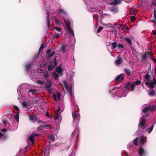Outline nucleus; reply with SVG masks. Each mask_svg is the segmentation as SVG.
I'll return each instance as SVG.
<instances>
[{"label":"nucleus","instance_id":"1","mask_svg":"<svg viewBox=\"0 0 156 156\" xmlns=\"http://www.w3.org/2000/svg\"><path fill=\"white\" fill-rule=\"evenodd\" d=\"M146 140V137L143 136H141L139 137L136 138L133 140V143L134 145L137 146L138 145L137 143L138 141L140 142V143L142 144H144Z\"/></svg>","mask_w":156,"mask_h":156},{"label":"nucleus","instance_id":"2","mask_svg":"<svg viewBox=\"0 0 156 156\" xmlns=\"http://www.w3.org/2000/svg\"><path fill=\"white\" fill-rule=\"evenodd\" d=\"M52 83L50 80H48L46 81L45 85L44 87L45 89H48V91L49 93H51V89H50L51 87Z\"/></svg>","mask_w":156,"mask_h":156},{"label":"nucleus","instance_id":"3","mask_svg":"<svg viewBox=\"0 0 156 156\" xmlns=\"http://www.w3.org/2000/svg\"><path fill=\"white\" fill-rule=\"evenodd\" d=\"M154 110H156V105L152 107H151V106H149L143 110L142 112L143 113H146L149 111H150L151 112H153Z\"/></svg>","mask_w":156,"mask_h":156},{"label":"nucleus","instance_id":"4","mask_svg":"<svg viewBox=\"0 0 156 156\" xmlns=\"http://www.w3.org/2000/svg\"><path fill=\"white\" fill-rule=\"evenodd\" d=\"M145 120L144 117H142L140 119V122L139 124V126L140 127V126H141V128L143 129H144L145 128Z\"/></svg>","mask_w":156,"mask_h":156},{"label":"nucleus","instance_id":"5","mask_svg":"<svg viewBox=\"0 0 156 156\" xmlns=\"http://www.w3.org/2000/svg\"><path fill=\"white\" fill-rule=\"evenodd\" d=\"M72 116L73 118L74 119V121L76 120L77 121L78 120L79 121V119H80V115L79 114L76 112H73L72 113Z\"/></svg>","mask_w":156,"mask_h":156},{"label":"nucleus","instance_id":"6","mask_svg":"<svg viewBox=\"0 0 156 156\" xmlns=\"http://www.w3.org/2000/svg\"><path fill=\"white\" fill-rule=\"evenodd\" d=\"M124 75L123 74H119L115 79L116 81H121L124 79Z\"/></svg>","mask_w":156,"mask_h":156},{"label":"nucleus","instance_id":"7","mask_svg":"<svg viewBox=\"0 0 156 156\" xmlns=\"http://www.w3.org/2000/svg\"><path fill=\"white\" fill-rule=\"evenodd\" d=\"M122 1L123 0H114L112 2L110 3V5L114 6L119 5L121 3Z\"/></svg>","mask_w":156,"mask_h":156},{"label":"nucleus","instance_id":"8","mask_svg":"<svg viewBox=\"0 0 156 156\" xmlns=\"http://www.w3.org/2000/svg\"><path fill=\"white\" fill-rule=\"evenodd\" d=\"M148 51H145L142 57L141 61L144 62L146 61L148 58Z\"/></svg>","mask_w":156,"mask_h":156},{"label":"nucleus","instance_id":"9","mask_svg":"<svg viewBox=\"0 0 156 156\" xmlns=\"http://www.w3.org/2000/svg\"><path fill=\"white\" fill-rule=\"evenodd\" d=\"M110 11L115 14L119 12V9L117 6H113L110 9Z\"/></svg>","mask_w":156,"mask_h":156},{"label":"nucleus","instance_id":"10","mask_svg":"<svg viewBox=\"0 0 156 156\" xmlns=\"http://www.w3.org/2000/svg\"><path fill=\"white\" fill-rule=\"evenodd\" d=\"M47 14V16H46V18H47V24L48 26V28H49L50 27V21L49 20V18H50V14H49V12L48 11H47L46 12Z\"/></svg>","mask_w":156,"mask_h":156},{"label":"nucleus","instance_id":"11","mask_svg":"<svg viewBox=\"0 0 156 156\" xmlns=\"http://www.w3.org/2000/svg\"><path fill=\"white\" fill-rule=\"evenodd\" d=\"M33 65V62L28 63L25 66V69L26 71L28 72L31 66Z\"/></svg>","mask_w":156,"mask_h":156},{"label":"nucleus","instance_id":"12","mask_svg":"<svg viewBox=\"0 0 156 156\" xmlns=\"http://www.w3.org/2000/svg\"><path fill=\"white\" fill-rule=\"evenodd\" d=\"M43 74V76L44 78L46 80H48V77H49V73L47 71H46L45 72H44Z\"/></svg>","mask_w":156,"mask_h":156},{"label":"nucleus","instance_id":"13","mask_svg":"<svg viewBox=\"0 0 156 156\" xmlns=\"http://www.w3.org/2000/svg\"><path fill=\"white\" fill-rule=\"evenodd\" d=\"M145 152L144 149L142 147H140L138 152V154L140 156H142L143 154Z\"/></svg>","mask_w":156,"mask_h":156},{"label":"nucleus","instance_id":"14","mask_svg":"<svg viewBox=\"0 0 156 156\" xmlns=\"http://www.w3.org/2000/svg\"><path fill=\"white\" fill-rule=\"evenodd\" d=\"M122 58L120 57H119L115 62V63L116 65H119L122 63Z\"/></svg>","mask_w":156,"mask_h":156},{"label":"nucleus","instance_id":"15","mask_svg":"<svg viewBox=\"0 0 156 156\" xmlns=\"http://www.w3.org/2000/svg\"><path fill=\"white\" fill-rule=\"evenodd\" d=\"M67 46L64 43H63L62 44V47L61 48V51L62 52H64L66 51V48L67 47Z\"/></svg>","mask_w":156,"mask_h":156},{"label":"nucleus","instance_id":"16","mask_svg":"<svg viewBox=\"0 0 156 156\" xmlns=\"http://www.w3.org/2000/svg\"><path fill=\"white\" fill-rule=\"evenodd\" d=\"M60 110V108H58L56 114H55V115H56V116L54 118V120H56L57 119H58L59 117H60V115L59 113V112Z\"/></svg>","mask_w":156,"mask_h":156},{"label":"nucleus","instance_id":"17","mask_svg":"<svg viewBox=\"0 0 156 156\" xmlns=\"http://www.w3.org/2000/svg\"><path fill=\"white\" fill-rule=\"evenodd\" d=\"M50 63H51V65H49L48 66V69L49 72H50L55 67H54V66L52 65V62L50 61Z\"/></svg>","mask_w":156,"mask_h":156},{"label":"nucleus","instance_id":"18","mask_svg":"<svg viewBox=\"0 0 156 156\" xmlns=\"http://www.w3.org/2000/svg\"><path fill=\"white\" fill-rule=\"evenodd\" d=\"M67 28H69L70 27V22L69 20L64 19Z\"/></svg>","mask_w":156,"mask_h":156},{"label":"nucleus","instance_id":"19","mask_svg":"<svg viewBox=\"0 0 156 156\" xmlns=\"http://www.w3.org/2000/svg\"><path fill=\"white\" fill-rule=\"evenodd\" d=\"M125 73H126L128 76H129L131 75V71L130 70L127 68H125L124 69Z\"/></svg>","mask_w":156,"mask_h":156},{"label":"nucleus","instance_id":"20","mask_svg":"<svg viewBox=\"0 0 156 156\" xmlns=\"http://www.w3.org/2000/svg\"><path fill=\"white\" fill-rule=\"evenodd\" d=\"M56 72L58 74L62 72V69L60 66H58L56 68Z\"/></svg>","mask_w":156,"mask_h":156},{"label":"nucleus","instance_id":"21","mask_svg":"<svg viewBox=\"0 0 156 156\" xmlns=\"http://www.w3.org/2000/svg\"><path fill=\"white\" fill-rule=\"evenodd\" d=\"M48 139H49L50 140L51 142H53L55 141V138L54 136L51 135L48 136Z\"/></svg>","mask_w":156,"mask_h":156},{"label":"nucleus","instance_id":"22","mask_svg":"<svg viewBox=\"0 0 156 156\" xmlns=\"http://www.w3.org/2000/svg\"><path fill=\"white\" fill-rule=\"evenodd\" d=\"M36 115H31L30 114L29 115V118L30 120L34 121Z\"/></svg>","mask_w":156,"mask_h":156},{"label":"nucleus","instance_id":"23","mask_svg":"<svg viewBox=\"0 0 156 156\" xmlns=\"http://www.w3.org/2000/svg\"><path fill=\"white\" fill-rule=\"evenodd\" d=\"M156 123V122H154V124L152 125H151V126L150 127H149V128H148V133H151V132H152V130H153V127H154V124Z\"/></svg>","mask_w":156,"mask_h":156},{"label":"nucleus","instance_id":"24","mask_svg":"<svg viewBox=\"0 0 156 156\" xmlns=\"http://www.w3.org/2000/svg\"><path fill=\"white\" fill-rule=\"evenodd\" d=\"M34 121L35 122H37L38 123H40L41 122V121L37 116L36 115Z\"/></svg>","mask_w":156,"mask_h":156},{"label":"nucleus","instance_id":"25","mask_svg":"<svg viewBox=\"0 0 156 156\" xmlns=\"http://www.w3.org/2000/svg\"><path fill=\"white\" fill-rule=\"evenodd\" d=\"M29 139L30 141L34 144V139L33 135L32 134L29 137Z\"/></svg>","mask_w":156,"mask_h":156},{"label":"nucleus","instance_id":"26","mask_svg":"<svg viewBox=\"0 0 156 156\" xmlns=\"http://www.w3.org/2000/svg\"><path fill=\"white\" fill-rule=\"evenodd\" d=\"M150 75L148 73L146 74L144 77V78L147 81H149L150 80Z\"/></svg>","mask_w":156,"mask_h":156},{"label":"nucleus","instance_id":"27","mask_svg":"<svg viewBox=\"0 0 156 156\" xmlns=\"http://www.w3.org/2000/svg\"><path fill=\"white\" fill-rule=\"evenodd\" d=\"M53 75L54 79L55 80L58 79V77H59V76H58V75L57 73H53Z\"/></svg>","mask_w":156,"mask_h":156},{"label":"nucleus","instance_id":"28","mask_svg":"<svg viewBox=\"0 0 156 156\" xmlns=\"http://www.w3.org/2000/svg\"><path fill=\"white\" fill-rule=\"evenodd\" d=\"M45 83L44 81H41L40 80H38L37 81V83L38 84H41V85H43Z\"/></svg>","mask_w":156,"mask_h":156},{"label":"nucleus","instance_id":"29","mask_svg":"<svg viewBox=\"0 0 156 156\" xmlns=\"http://www.w3.org/2000/svg\"><path fill=\"white\" fill-rule=\"evenodd\" d=\"M62 13L65 14H66V12L63 9H59L58 12V14H59Z\"/></svg>","mask_w":156,"mask_h":156},{"label":"nucleus","instance_id":"30","mask_svg":"<svg viewBox=\"0 0 156 156\" xmlns=\"http://www.w3.org/2000/svg\"><path fill=\"white\" fill-rule=\"evenodd\" d=\"M125 40L130 45H131L132 44L131 40L130 39L126 37L125 38Z\"/></svg>","mask_w":156,"mask_h":156},{"label":"nucleus","instance_id":"31","mask_svg":"<svg viewBox=\"0 0 156 156\" xmlns=\"http://www.w3.org/2000/svg\"><path fill=\"white\" fill-rule=\"evenodd\" d=\"M68 30V32L70 33L71 34H73L74 32L73 30H72L71 28V27H69V28H67Z\"/></svg>","mask_w":156,"mask_h":156},{"label":"nucleus","instance_id":"32","mask_svg":"<svg viewBox=\"0 0 156 156\" xmlns=\"http://www.w3.org/2000/svg\"><path fill=\"white\" fill-rule=\"evenodd\" d=\"M63 85L66 90H68L69 87L68 84L66 82L63 83Z\"/></svg>","mask_w":156,"mask_h":156},{"label":"nucleus","instance_id":"33","mask_svg":"<svg viewBox=\"0 0 156 156\" xmlns=\"http://www.w3.org/2000/svg\"><path fill=\"white\" fill-rule=\"evenodd\" d=\"M54 19L56 24H59L61 23L60 21L57 19V18L55 17Z\"/></svg>","mask_w":156,"mask_h":156},{"label":"nucleus","instance_id":"34","mask_svg":"<svg viewBox=\"0 0 156 156\" xmlns=\"http://www.w3.org/2000/svg\"><path fill=\"white\" fill-rule=\"evenodd\" d=\"M149 94L150 96H153L155 94V92L154 90L151 91H150Z\"/></svg>","mask_w":156,"mask_h":156},{"label":"nucleus","instance_id":"35","mask_svg":"<svg viewBox=\"0 0 156 156\" xmlns=\"http://www.w3.org/2000/svg\"><path fill=\"white\" fill-rule=\"evenodd\" d=\"M112 48L113 49H115L117 46V42H114L112 43Z\"/></svg>","mask_w":156,"mask_h":156},{"label":"nucleus","instance_id":"36","mask_svg":"<svg viewBox=\"0 0 156 156\" xmlns=\"http://www.w3.org/2000/svg\"><path fill=\"white\" fill-rule=\"evenodd\" d=\"M69 92V95L71 96L72 95V89L71 87H69L68 89Z\"/></svg>","mask_w":156,"mask_h":156},{"label":"nucleus","instance_id":"37","mask_svg":"<svg viewBox=\"0 0 156 156\" xmlns=\"http://www.w3.org/2000/svg\"><path fill=\"white\" fill-rule=\"evenodd\" d=\"M135 84L133 82L132 83L131 86V88L132 90H134L135 87Z\"/></svg>","mask_w":156,"mask_h":156},{"label":"nucleus","instance_id":"38","mask_svg":"<svg viewBox=\"0 0 156 156\" xmlns=\"http://www.w3.org/2000/svg\"><path fill=\"white\" fill-rule=\"evenodd\" d=\"M14 119L17 122L19 121V115L18 114H16L14 116Z\"/></svg>","mask_w":156,"mask_h":156},{"label":"nucleus","instance_id":"39","mask_svg":"<svg viewBox=\"0 0 156 156\" xmlns=\"http://www.w3.org/2000/svg\"><path fill=\"white\" fill-rule=\"evenodd\" d=\"M103 29V27H101V26L99 27L97 31V33H100Z\"/></svg>","mask_w":156,"mask_h":156},{"label":"nucleus","instance_id":"40","mask_svg":"<svg viewBox=\"0 0 156 156\" xmlns=\"http://www.w3.org/2000/svg\"><path fill=\"white\" fill-rule=\"evenodd\" d=\"M148 55H149L151 59V58H154L153 54L150 51H148Z\"/></svg>","mask_w":156,"mask_h":156},{"label":"nucleus","instance_id":"41","mask_svg":"<svg viewBox=\"0 0 156 156\" xmlns=\"http://www.w3.org/2000/svg\"><path fill=\"white\" fill-rule=\"evenodd\" d=\"M39 52L40 51H39V52L37 53L35 55L34 58V59H37L39 57V55H40Z\"/></svg>","mask_w":156,"mask_h":156},{"label":"nucleus","instance_id":"42","mask_svg":"<svg viewBox=\"0 0 156 156\" xmlns=\"http://www.w3.org/2000/svg\"><path fill=\"white\" fill-rule=\"evenodd\" d=\"M46 47L45 44H42L41 45L40 49L39 50V51H40L42 49L44 48H45Z\"/></svg>","mask_w":156,"mask_h":156},{"label":"nucleus","instance_id":"43","mask_svg":"<svg viewBox=\"0 0 156 156\" xmlns=\"http://www.w3.org/2000/svg\"><path fill=\"white\" fill-rule=\"evenodd\" d=\"M135 84L136 85H140L141 83V81L140 80H137L136 81H135Z\"/></svg>","mask_w":156,"mask_h":156},{"label":"nucleus","instance_id":"44","mask_svg":"<svg viewBox=\"0 0 156 156\" xmlns=\"http://www.w3.org/2000/svg\"><path fill=\"white\" fill-rule=\"evenodd\" d=\"M149 86L152 89H153L154 87V85L153 83V82L150 83Z\"/></svg>","mask_w":156,"mask_h":156},{"label":"nucleus","instance_id":"45","mask_svg":"<svg viewBox=\"0 0 156 156\" xmlns=\"http://www.w3.org/2000/svg\"><path fill=\"white\" fill-rule=\"evenodd\" d=\"M130 19L131 21H134L136 20V17L134 16H132L131 17Z\"/></svg>","mask_w":156,"mask_h":156},{"label":"nucleus","instance_id":"46","mask_svg":"<svg viewBox=\"0 0 156 156\" xmlns=\"http://www.w3.org/2000/svg\"><path fill=\"white\" fill-rule=\"evenodd\" d=\"M117 46L119 48H122L124 47L123 45L121 44H118Z\"/></svg>","mask_w":156,"mask_h":156},{"label":"nucleus","instance_id":"47","mask_svg":"<svg viewBox=\"0 0 156 156\" xmlns=\"http://www.w3.org/2000/svg\"><path fill=\"white\" fill-rule=\"evenodd\" d=\"M29 91L30 92H31L33 94H34L36 92V90L34 89H30L29 90Z\"/></svg>","mask_w":156,"mask_h":156},{"label":"nucleus","instance_id":"48","mask_svg":"<svg viewBox=\"0 0 156 156\" xmlns=\"http://www.w3.org/2000/svg\"><path fill=\"white\" fill-rule=\"evenodd\" d=\"M55 51H54L51 54H49L48 55V58H50L51 57H52V56H53V55H54V54H55Z\"/></svg>","mask_w":156,"mask_h":156},{"label":"nucleus","instance_id":"49","mask_svg":"<svg viewBox=\"0 0 156 156\" xmlns=\"http://www.w3.org/2000/svg\"><path fill=\"white\" fill-rule=\"evenodd\" d=\"M130 82H128L127 83H126L125 88L126 89L130 85Z\"/></svg>","mask_w":156,"mask_h":156},{"label":"nucleus","instance_id":"50","mask_svg":"<svg viewBox=\"0 0 156 156\" xmlns=\"http://www.w3.org/2000/svg\"><path fill=\"white\" fill-rule=\"evenodd\" d=\"M57 94L58 96V98L59 100H60L61 97V93L59 92H57Z\"/></svg>","mask_w":156,"mask_h":156},{"label":"nucleus","instance_id":"51","mask_svg":"<svg viewBox=\"0 0 156 156\" xmlns=\"http://www.w3.org/2000/svg\"><path fill=\"white\" fill-rule=\"evenodd\" d=\"M23 105L24 107H26L27 106V103L25 101L23 102Z\"/></svg>","mask_w":156,"mask_h":156},{"label":"nucleus","instance_id":"52","mask_svg":"<svg viewBox=\"0 0 156 156\" xmlns=\"http://www.w3.org/2000/svg\"><path fill=\"white\" fill-rule=\"evenodd\" d=\"M152 5L154 6H156V0H153Z\"/></svg>","mask_w":156,"mask_h":156},{"label":"nucleus","instance_id":"53","mask_svg":"<svg viewBox=\"0 0 156 156\" xmlns=\"http://www.w3.org/2000/svg\"><path fill=\"white\" fill-rule=\"evenodd\" d=\"M47 63H45L42 64H41L40 65V67H46L47 65Z\"/></svg>","mask_w":156,"mask_h":156},{"label":"nucleus","instance_id":"54","mask_svg":"<svg viewBox=\"0 0 156 156\" xmlns=\"http://www.w3.org/2000/svg\"><path fill=\"white\" fill-rule=\"evenodd\" d=\"M55 29L58 31H59L61 30V29L60 27H55Z\"/></svg>","mask_w":156,"mask_h":156},{"label":"nucleus","instance_id":"55","mask_svg":"<svg viewBox=\"0 0 156 156\" xmlns=\"http://www.w3.org/2000/svg\"><path fill=\"white\" fill-rule=\"evenodd\" d=\"M32 135H33V136H38L40 135V134L38 133H33V134H32Z\"/></svg>","mask_w":156,"mask_h":156},{"label":"nucleus","instance_id":"56","mask_svg":"<svg viewBox=\"0 0 156 156\" xmlns=\"http://www.w3.org/2000/svg\"><path fill=\"white\" fill-rule=\"evenodd\" d=\"M152 32L154 35L156 36V30H153L152 31Z\"/></svg>","mask_w":156,"mask_h":156},{"label":"nucleus","instance_id":"57","mask_svg":"<svg viewBox=\"0 0 156 156\" xmlns=\"http://www.w3.org/2000/svg\"><path fill=\"white\" fill-rule=\"evenodd\" d=\"M127 27L126 26H123L121 27V29L122 30H126Z\"/></svg>","mask_w":156,"mask_h":156},{"label":"nucleus","instance_id":"58","mask_svg":"<svg viewBox=\"0 0 156 156\" xmlns=\"http://www.w3.org/2000/svg\"><path fill=\"white\" fill-rule=\"evenodd\" d=\"M154 16L155 20H156V12L155 10H154Z\"/></svg>","mask_w":156,"mask_h":156},{"label":"nucleus","instance_id":"59","mask_svg":"<svg viewBox=\"0 0 156 156\" xmlns=\"http://www.w3.org/2000/svg\"><path fill=\"white\" fill-rule=\"evenodd\" d=\"M76 133L75 131H74L71 134V136L72 137H73L74 136V135L76 134Z\"/></svg>","mask_w":156,"mask_h":156},{"label":"nucleus","instance_id":"60","mask_svg":"<svg viewBox=\"0 0 156 156\" xmlns=\"http://www.w3.org/2000/svg\"><path fill=\"white\" fill-rule=\"evenodd\" d=\"M58 65V63L57 62H54V67Z\"/></svg>","mask_w":156,"mask_h":156},{"label":"nucleus","instance_id":"61","mask_svg":"<svg viewBox=\"0 0 156 156\" xmlns=\"http://www.w3.org/2000/svg\"><path fill=\"white\" fill-rule=\"evenodd\" d=\"M3 123L5 125L7 123V122L5 120H3L2 121Z\"/></svg>","mask_w":156,"mask_h":156},{"label":"nucleus","instance_id":"62","mask_svg":"<svg viewBox=\"0 0 156 156\" xmlns=\"http://www.w3.org/2000/svg\"><path fill=\"white\" fill-rule=\"evenodd\" d=\"M53 96L54 98V99H55V100L56 101L57 100V98H56L57 96H56V94H53Z\"/></svg>","mask_w":156,"mask_h":156},{"label":"nucleus","instance_id":"63","mask_svg":"<svg viewBox=\"0 0 156 156\" xmlns=\"http://www.w3.org/2000/svg\"><path fill=\"white\" fill-rule=\"evenodd\" d=\"M153 82L154 84H156V79L155 78H153Z\"/></svg>","mask_w":156,"mask_h":156},{"label":"nucleus","instance_id":"64","mask_svg":"<svg viewBox=\"0 0 156 156\" xmlns=\"http://www.w3.org/2000/svg\"><path fill=\"white\" fill-rule=\"evenodd\" d=\"M60 36V35L59 34H57L55 35V37L56 38H58Z\"/></svg>","mask_w":156,"mask_h":156}]
</instances>
